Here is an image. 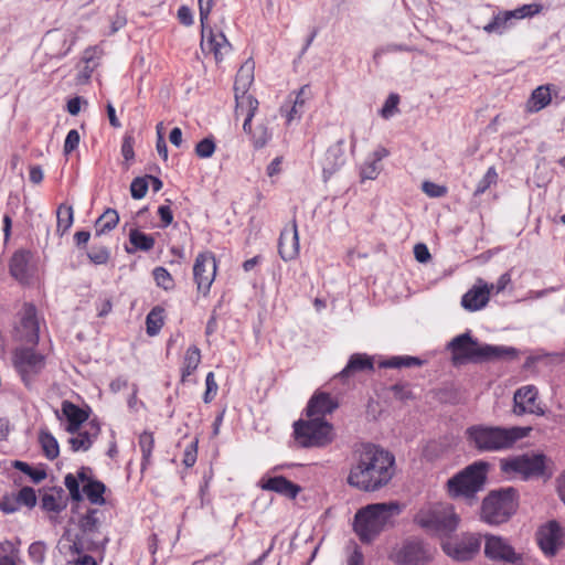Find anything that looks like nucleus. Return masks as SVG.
<instances>
[{
	"instance_id": "4be33fe9",
	"label": "nucleus",
	"mask_w": 565,
	"mask_h": 565,
	"mask_svg": "<svg viewBox=\"0 0 565 565\" xmlns=\"http://www.w3.org/2000/svg\"><path fill=\"white\" fill-rule=\"evenodd\" d=\"M100 433L99 423L96 419H92L87 423L84 430L78 429L72 437L68 438L71 450L87 451L94 441L97 439Z\"/></svg>"
},
{
	"instance_id": "9b49d317",
	"label": "nucleus",
	"mask_w": 565,
	"mask_h": 565,
	"mask_svg": "<svg viewBox=\"0 0 565 565\" xmlns=\"http://www.w3.org/2000/svg\"><path fill=\"white\" fill-rule=\"evenodd\" d=\"M13 365L25 386L30 387L45 366V356L32 348H17L13 352Z\"/></svg>"
},
{
	"instance_id": "f03ea898",
	"label": "nucleus",
	"mask_w": 565,
	"mask_h": 565,
	"mask_svg": "<svg viewBox=\"0 0 565 565\" xmlns=\"http://www.w3.org/2000/svg\"><path fill=\"white\" fill-rule=\"evenodd\" d=\"M531 427H502L472 425L466 429L468 443L479 452H499L511 449L515 443L526 437Z\"/></svg>"
},
{
	"instance_id": "6e6d98bb",
	"label": "nucleus",
	"mask_w": 565,
	"mask_h": 565,
	"mask_svg": "<svg viewBox=\"0 0 565 565\" xmlns=\"http://www.w3.org/2000/svg\"><path fill=\"white\" fill-rule=\"evenodd\" d=\"M399 103V96L397 94H391L387 99L385 100L382 109H381V116L385 119H388L392 117L398 109Z\"/></svg>"
},
{
	"instance_id": "5fc2aeb1",
	"label": "nucleus",
	"mask_w": 565,
	"mask_h": 565,
	"mask_svg": "<svg viewBox=\"0 0 565 565\" xmlns=\"http://www.w3.org/2000/svg\"><path fill=\"white\" fill-rule=\"evenodd\" d=\"M64 484L67 488L70 495L73 501H81L83 499V494L79 489L78 480L72 473L65 476Z\"/></svg>"
},
{
	"instance_id": "cd10ccee",
	"label": "nucleus",
	"mask_w": 565,
	"mask_h": 565,
	"mask_svg": "<svg viewBox=\"0 0 565 565\" xmlns=\"http://www.w3.org/2000/svg\"><path fill=\"white\" fill-rule=\"evenodd\" d=\"M66 505L67 502L64 498V490L62 488H53L41 497L40 507L45 512L58 514L66 508Z\"/></svg>"
},
{
	"instance_id": "2f4dec72",
	"label": "nucleus",
	"mask_w": 565,
	"mask_h": 565,
	"mask_svg": "<svg viewBox=\"0 0 565 565\" xmlns=\"http://www.w3.org/2000/svg\"><path fill=\"white\" fill-rule=\"evenodd\" d=\"M98 509H88L78 520V527L84 534L92 535L99 532L102 524Z\"/></svg>"
},
{
	"instance_id": "6ab92c4d",
	"label": "nucleus",
	"mask_w": 565,
	"mask_h": 565,
	"mask_svg": "<svg viewBox=\"0 0 565 565\" xmlns=\"http://www.w3.org/2000/svg\"><path fill=\"white\" fill-rule=\"evenodd\" d=\"M536 390L534 386H523L514 393L513 413L518 416L523 414L543 415V408L536 404Z\"/></svg>"
},
{
	"instance_id": "4d7b16f0",
	"label": "nucleus",
	"mask_w": 565,
	"mask_h": 565,
	"mask_svg": "<svg viewBox=\"0 0 565 565\" xmlns=\"http://www.w3.org/2000/svg\"><path fill=\"white\" fill-rule=\"evenodd\" d=\"M422 190L430 198H443L447 194V188L430 181H425L422 184Z\"/></svg>"
},
{
	"instance_id": "09e8293b",
	"label": "nucleus",
	"mask_w": 565,
	"mask_h": 565,
	"mask_svg": "<svg viewBox=\"0 0 565 565\" xmlns=\"http://www.w3.org/2000/svg\"><path fill=\"white\" fill-rule=\"evenodd\" d=\"M149 184H148V177H137L132 180L130 184V193L131 196L136 200H140L145 198L147 194Z\"/></svg>"
},
{
	"instance_id": "338daca9",
	"label": "nucleus",
	"mask_w": 565,
	"mask_h": 565,
	"mask_svg": "<svg viewBox=\"0 0 565 565\" xmlns=\"http://www.w3.org/2000/svg\"><path fill=\"white\" fill-rule=\"evenodd\" d=\"M414 256L419 263H427L431 257L427 246L423 243H418L414 246Z\"/></svg>"
},
{
	"instance_id": "473e14b6",
	"label": "nucleus",
	"mask_w": 565,
	"mask_h": 565,
	"mask_svg": "<svg viewBox=\"0 0 565 565\" xmlns=\"http://www.w3.org/2000/svg\"><path fill=\"white\" fill-rule=\"evenodd\" d=\"M201 362V351L196 345L188 348L184 358L183 366L181 370V382L184 383L186 377L190 376L199 366Z\"/></svg>"
},
{
	"instance_id": "7ed1b4c3",
	"label": "nucleus",
	"mask_w": 565,
	"mask_h": 565,
	"mask_svg": "<svg viewBox=\"0 0 565 565\" xmlns=\"http://www.w3.org/2000/svg\"><path fill=\"white\" fill-rule=\"evenodd\" d=\"M447 349L451 352V362L454 365L466 363H482L497 361L501 359H513L516 356L514 348L497 347L491 344H479L478 340L472 338L470 332H465L455 337Z\"/></svg>"
},
{
	"instance_id": "37998d69",
	"label": "nucleus",
	"mask_w": 565,
	"mask_h": 565,
	"mask_svg": "<svg viewBox=\"0 0 565 565\" xmlns=\"http://www.w3.org/2000/svg\"><path fill=\"white\" fill-rule=\"evenodd\" d=\"M382 170V164L367 158V160L361 166L360 178L361 181L375 180Z\"/></svg>"
},
{
	"instance_id": "ea45409f",
	"label": "nucleus",
	"mask_w": 565,
	"mask_h": 565,
	"mask_svg": "<svg viewBox=\"0 0 565 565\" xmlns=\"http://www.w3.org/2000/svg\"><path fill=\"white\" fill-rule=\"evenodd\" d=\"M513 19L509 15V11L498 13L491 22L483 26L487 33H502L508 26L509 22Z\"/></svg>"
},
{
	"instance_id": "a211bd4d",
	"label": "nucleus",
	"mask_w": 565,
	"mask_h": 565,
	"mask_svg": "<svg viewBox=\"0 0 565 565\" xmlns=\"http://www.w3.org/2000/svg\"><path fill=\"white\" fill-rule=\"evenodd\" d=\"M540 548L547 556H554L562 544V529L557 521H550L542 525L536 533Z\"/></svg>"
},
{
	"instance_id": "0e129e2a",
	"label": "nucleus",
	"mask_w": 565,
	"mask_h": 565,
	"mask_svg": "<svg viewBox=\"0 0 565 565\" xmlns=\"http://www.w3.org/2000/svg\"><path fill=\"white\" fill-rule=\"evenodd\" d=\"M127 24L126 13L117 10L110 21V33L114 34Z\"/></svg>"
},
{
	"instance_id": "f8f14e48",
	"label": "nucleus",
	"mask_w": 565,
	"mask_h": 565,
	"mask_svg": "<svg viewBox=\"0 0 565 565\" xmlns=\"http://www.w3.org/2000/svg\"><path fill=\"white\" fill-rule=\"evenodd\" d=\"M447 539L441 543V548L446 555L458 562L472 559L481 546L480 539L469 533L455 540Z\"/></svg>"
},
{
	"instance_id": "20e7f679",
	"label": "nucleus",
	"mask_w": 565,
	"mask_h": 565,
	"mask_svg": "<svg viewBox=\"0 0 565 565\" xmlns=\"http://www.w3.org/2000/svg\"><path fill=\"white\" fill-rule=\"evenodd\" d=\"M414 523L428 534L450 537L459 526L460 516L451 503L429 502L417 511Z\"/></svg>"
},
{
	"instance_id": "13d9d810",
	"label": "nucleus",
	"mask_w": 565,
	"mask_h": 565,
	"mask_svg": "<svg viewBox=\"0 0 565 565\" xmlns=\"http://www.w3.org/2000/svg\"><path fill=\"white\" fill-rule=\"evenodd\" d=\"M45 550L43 542H33L29 547V556L34 563L42 564L45 558Z\"/></svg>"
},
{
	"instance_id": "4c0bfd02",
	"label": "nucleus",
	"mask_w": 565,
	"mask_h": 565,
	"mask_svg": "<svg viewBox=\"0 0 565 565\" xmlns=\"http://www.w3.org/2000/svg\"><path fill=\"white\" fill-rule=\"evenodd\" d=\"M163 312L164 310L157 306L147 315L146 330L148 335L153 337L159 333L163 326Z\"/></svg>"
},
{
	"instance_id": "79ce46f5",
	"label": "nucleus",
	"mask_w": 565,
	"mask_h": 565,
	"mask_svg": "<svg viewBox=\"0 0 565 565\" xmlns=\"http://www.w3.org/2000/svg\"><path fill=\"white\" fill-rule=\"evenodd\" d=\"M154 440L151 433H142L139 437V446L142 452V469L150 462L151 452L153 449Z\"/></svg>"
},
{
	"instance_id": "aec40b11",
	"label": "nucleus",
	"mask_w": 565,
	"mask_h": 565,
	"mask_svg": "<svg viewBox=\"0 0 565 565\" xmlns=\"http://www.w3.org/2000/svg\"><path fill=\"white\" fill-rule=\"evenodd\" d=\"M493 284H487L482 279H478V285L468 290L461 299V305L469 311L482 309L490 299V292L493 290Z\"/></svg>"
},
{
	"instance_id": "e433bc0d",
	"label": "nucleus",
	"mask_w": 565,
	"mask_h": 565,
	"mask_svg": "<svg viewBox=\"0 0 565 565\" xmlns=\"http://www.w3.org/2000/svg\"><path fill=\"white\" fill-rule=\"evenodd\" d=\"M56 217H57V225H56V232L60 233V235H64L65 232L72 226L73 224V207L71 205H66L62 203L56 211Z\"/></svg>"
},
{
	"instance_id": "1a4fd4ad",
	"label": "nucleus",
	"mask_w": 565,
	"mask_h": 565,
	"mask_svg": "<svg viewBox=\"0 0 565 565\" xmlns=\"http://www.w3.org/2000/svg\"><path fill=\"white\" fill-rule=\"evenodd\" d=\"M546 456L544 454H524L500 460L504 475H520L523 480L545 476Z\"/></svg>"
},
{
	"instance_id": "774afa93",
	"label": "nucleus",
	"mask_w": 565,
	"mask_h": 565,
	"mask_svg": "<svg viewBox=\"0 0 565 565\" xmlns=\"http://www.w3.org/2000/svg\"><path fill=\"white\" fill-rule=\"evenodd\" d=\"M391 391L393 392L394 397L401 401H405L412 397V392L405 384H394L391 386Z\"/></svg>"
},
{
	"instance_id": "864d4df0",
	"label": "nucleus",
	"mask_w": 565,
	"mask_h": 565,
	"mask_svg": "<svg viewBox=\"0 0 565 565\" xmlns=\"http://www.w3.org/2000/svg\"><path fill=\"white\" fill-rule=\"evenodd\" d=\"M0 510L6 514L17 512L19 510L17 493H4L0 497Z\"/></svg>"
},
{
	"instance_id": "b1692460",
	"label": "nucleus",
	"mask_w": 565,
	"mask_h": 565,
	"mask_svg": "<svg viewBox=\"0 0 565 565\" xmlns=\"http://www.w3.org/2000/svg\"><path fill=\"white\" fill-rule=\"evenodd\" d=\"M338 407L328 393H316L310 399L306 408L308 417L322 418L324 415L332 413Z\"/></svg>"
},
{
	"instance_id": "c03bdc74",
	"label": "nucleus",
	"mask_w": 565,
	"mask_h": 565,
	"mask_svg": "<svg viewBox=\"0 0 565 565\" xmlns=\"http://www.w3.org/2000/svg\"><path fill=\"white\" fill-rule=\"evenodd\" d=\"M498 181V173L494 167H490L483 178L478 182L477 188L473 192L475 196L483 194L492 184Z\"/></svg>"
},
{
	"instance_id": "e2e57ef3",
	"label": "nucleus",
	"mask_w": 565,
	"mask_h": 565,
	"mask_svg": "<svg viewBox=\"0 0 565 565\" xmlns=\"http://www.w3.org/2000/svg\"><path fill=\"white\" fill-rule=\"evenodd\" d=\"M135 139L131 135H126L121 145V154L126 161H130L135 158L134 151Z\"/></svg>"
},
{
	"instance_id": "c756f323",
	"label": "nucleus",
	"mask_w": 565,
	"mask_h": 565,
	"mask_svg": "<svg viewBox=\"0 0 565 565\" xmlns=\"http://www.w3.org/2000/svg\"><path fill=\"white\" fill-rule=\"evenodd\" d=\"M552 102L551 85H541L536 87L526 102L529 113H539Z\"/></svg>"
},
{
	"instance_id": "a878e982",
	"label": "nucleus",
	"mask_w": 565,
	"mask_h": 565,
	"mask_svg": "<svg viewBox=\"0 0 565 565\" xmlns=\"http://www.w3.org/2000/svg\"><path fill=\"white\" fill-rule=\"evenodd\" d=\"M373 359L363 353H354L350 356L347 366L338 374L342 381H347L350 376L358 372L373 371Z\"/></svg>"
},
{
	"instance_id": "bf43d9fd",
	"label": "nucleus",
	"mask_w": 565,
	"mask_h": 565,
	"mask_svg": "<svg viewBox=\"0 0 565 565\" xmlns=\"http://www.w3.org/2000/svg\"><path fill=\"white\" fill-rule=\"evenodd\" d=\"M205 384H206V390L203 395V401H204V403L207 404L213 401V398L216 395L217 388H218V386L215 382V376H214L213 372L207 373L206 379H205Z\"/></svg>"
},
{
	"instance_id": "69168bd1",
	"label": "nucleus",
	"mask_w": 565,
	"mask_h": 565,
	"mask_svg": "<svg viewBox=\"0 0 565 565\" xmlns=\"http://www.w3.org/2000/svg\"><path fill=\"white\" fill-rule=\"evenodd\" d=\"M158 214L161 220V227H168L173 221V213L170 205H160L158 209Z\"/></svg>"
},
{
	"instance_id": "a18cd8bd",
	"label": "nucleus",
	"mask_w": 565,
	"mask_h": 565,
	"mask_svg": "<svg viewBox=\"0 0 565 565\" xmlns=\"http://www.w3.org/2000/svg\"><path fill=\"white\" fill-rule=\"evenodd\" d=\"M216 145L213 137H206L195 146V154L201 159H207L215 152Z\"/></svg>"
},
{
	"instance_id": "de8ad7c7",
	"label": "nucleus",
	"mask_w": 565,
	"mask_h": 565,
	"mask_svg": "<svg viewBox=\"0 0 565 565\" xmlns=\"http://www.w3.org/2000/svg\"><path fill=\"white\" fill-rule=\"evenodd\" d=\"M18 507L24 505L29 509H32L36 504V494L35 490L31 487H23L17 493Z\"/></svg>"
},
{
	"instance_id": "7c9ffc66",
	"label": "nucleus",
	"mask_w": 565,
	"mask_h": 565,
	"mask_svg": "<svg viewBox=\"0 0 565 565\" xmlns=\"http://www.w3.org/2000/svg\"><path fill=\"white\" fill-rule=\"evenodd\" d=\"M129 242L132 248L126 246V252L132 254L136 250L149 252L154 246V238L151 235L145 234L143 232L134 228L129 232Z\"/></svg>"
},
{
	"instance_id": "39448f33",
	"label": "nucleus",
	"mask_w": 565,
	"mask_h": 565,
	"mask_svg": "<svg viewBox=\"0 0 565 565\" xmlns=\"http://www.w3.org/2000/svg\"><path fill=\"white\" fill-rule=\"evenodd\" d=\"M401 508L395 502L374 503L359 510L354 516V531L363 543L372 542L392 519L398 515Z\"/></svg>"
},
{
	"instance_id": "5701e85b",
	"label": "nucleus",
	"mask_w": 565,
	"mask_h": 565,
	"mask_svg": "<svg viewBox=\"0 0 565 565\" xmlns=\"http://www.w3.org/2000/svg\"><path fill=\"white\" fill-rule=\"evenodd\" d=\"M259 487L265 491H273L288 499H295L301 491V487L291 482L284 476L269 477L262 479Z\"/></svg>"
},
{
	"instance_id": "72a5a7b5",
	"label": "nucleus",
	"mask_w": 565,
	"mask_h": 565,
	"mask_svg": "<svg viewBox=\"0 0 565 565\" xmlns=\"http://www.w3.org/2000/svg\"><path fill=\"white\" fill-rule=\"evenodd\" d=\"M39 443L41 445L43 455L49 460H54L60 455V447L56 438L47 430V429H40L39 433Z\"/></svg>"
},
{
	"instance_id": "2eb2a0df",
	"label": "nucleus",
	"mask_w": 565,
	"mask_h": 565,
	"mask_svg": "<svg viewBox=\"0 0 565 565\" xmlns=\"http://www.w3.org/2000/svg\"><path fill=\"white\" fill-rule=\"evenodd\" d=\"M258 109V100L256 98H248L247 116L244 119L243 130L249 135L250 141L255 149L264 148L271 139V131L268 129L266 122H262L252 128V120Z\"/></svg>"
},
{
	"instance_id": "412c9836",
	"label": "nucleus",
	"mask_w": 565,
	"mask_h": 565,
	"mask_svg": "<svg viewBox=\"0 0 565 565\" xmlns=\"http://www.w3.org/2000/svg\"><path fill=\"white\" fill-rule=\"evenodd\" d=\"M278 253L285 260H292L299 254V236L296 220H292L291 225L285 227L279 236Z\"/></svg>"
},
{
	"instance_id": "f704fd0d",
	"label": "nucleus",
	"mask_w": 565,
	"mask_h": 565,
	"mask_svg": "<svg viewBox=\"0 0 565 565\" xmlns=\"http://www.w3.org/2000/svg\"><path fill=\"white\" fill-rule=\"evenodd\" d=\"M105 491L106 486L99 480H88V482L83 486V492L92 504H105Z\"/></svg>"
},
{
	"instance_id": "0eeeda50",
	"label": "nucleus",
	"mask_w": 565,
	"mask_h": 565,
	"mask_svg": "<svg viewBox=\"0 0 565 565\" xmlns=\"http://www.w3.org/2000/svg\"><path fill=\"white\" fill-rule=\"evenodd\" d=\"M490 463L483 460L467 466L447 481L448 494L456 498H475L481 491L487 481Z\"/></svg>"
},
{
	"instance_id": "dca6fc26",
	"label": "nucleus",
	"mask_w": 565,
	"mask_h": 565,
	"mask_svg": "<svg viewBox=\"0 0 565 565\" xmlns=\"http://www.w3.org/2000/svg\"><path fill=\"white\" fill-rule=\"evenodd\" d=\"M254 68L255 64L249 58L239 67L236 74L234 83L236 102L235 115H238L239 111L243 110L245 100L248 103V98H255L247 94V90L254 81Z\"/></svg>"
},
{
	"instance_id": "f3484780",
	"label": "nucleus",
	"mask_w": 565,
	"mask_h": 565,
	"mask_svg": "<svg viewBox=\"0 0 565 565\" xmlns=\"http://www.w3.org/2000/svg\"><path fill=\"white\" fill-rule=\"evenodd\" d=\"M32 258L33 254L28 249H18L10 258V275L21 284H30L34 275Z\"/></svg>"
},
{
	"instance_id": "052dcab7",
	"label": "nucleus",
	"mask_w": 565,
	"mask_h": 565,
	"mask_svg": "<svg viewBox=\"0 0 565 565\" xmlns=\"http://www.w3.org/2000/svg\"><path fill=\"white\" fill-rule=\"evenodd\" d=\"M79 141H81V136H79L78 131L76 129L70 130L65 138V141H64V148H63L64 153L67 156L72 151H74L78 147Z\"/></svg>"
},
{
	"instance_id": "f257e3e1",
	"label": "nucleus",
	"mask_w": 565,
	"mask_h": 565,
	"mask_svg": "<svg viewBox=\"0 0 565 565\" xmlns=\"http://www.w3.org/2000/svg\"><path fill=\"white\" fill-rule=\"evenodd\" d=\"M354 463L348 483L361 491L374 492L385 487L395 473L394 456L373 444H362L354 450Z\"/></svg>"
},
{
	"instance_id": "680f3d73",
	"label": "nucleus",
	"mask_w": 565,
	"mask_h": 565,
	"mask_svg": "<svg viewBox=\"0 0 565 565\" xmlns=\"http://www.w3.org/2000/svg\"><path fill=\"white\" fill-rule=\"evenodd\" d=\"M198 458V440L192 441L186 446L183 455V463L186 468H191L196 462Z\"/></svg>"
},
{
	"instance_id": "603ef678",
	"label": "nucleus",
	"mask_w": 565,
	"mask_h": 565,
	"mask_svg": "<svg viewBox=\"0 0 565 565\" xmlns=\"http://www.w3.org/2000/svg\"><path fill=\"white\" fill-rule=\"evenodd\" d=\"M213 0H199V11H200V21L202 25V42L201 45H204L205 32L207 29L206 21L209 19V14L213 8Z\"/></svg>"
},
{
	"instance_id": "c9c22d12",
	"label": "nucleus",
	"mask_w": 565,
	"mask_h": 565,
	"mask_svg": "<svg viewBox=\"0 0 565 565\" xmlns=\"http://www.w3.org/2000/svg\"><path fill=\"white\" fill-rule=\"evenodd\" d=\"M119 215L116 210L107 209L96 221V235L99 236L117 226Z\"/></svg>"
},
{
	"instance_id": "58836bf2",
	"label": "nucleus",
	"mask_w": 565,
	"mask_h": 565,
	"mask_svg": "<svg viewBox=\"0 0 565 565\" xmlns=\"http://www.w3.org/2000/svg\"><path fill=\"white\" fill-rule=\"evenodd\" d=\"M423 361L415 356H393L380 363L381 367L386 369H398V367H412L419 366Z\"/></svg>"
},
{
	"instance_id": "423d86ee",
	"label": "nucleus",
	"mask_w": 565,
	"mask_h": 565,
	"mask_svg": "<svg viewBox=\"0 0 565 565\" xmlns=\"http://www.w3.org/2000/svg\"><path fill=\"white\" fill-rule=\"evenodd\" d=\"M519 493L512 487L490 491L482 500L480 520L489 525L507 523L516 512Z\"/></svg>"
},
{
	"instance_id": "c85d7f7f",
	"label": "nucleus",
	"mask_w": 565,
	"mask_h": 565,
	"mask_svg": "<svg viewBox=\"0 0 565 565\" xmlns=\"http://www.w3.org/2000/svg\"><path fill=\"white\" fill-rule=\"evenodd\" d=\"M205 39L206 45L209 46V50L213 52L216 62H221L223 60V55L232 47L223 32L214 33L209 26L205 32L204 40Z\"/></svg>"
},
{
	"instance_id": "ddd939ff",
	"label": "nucleus",
	"mask_w": 565,
	"mask_h": 565,
	"mask_svg": "<svg viewBox=\"0 0 565 565\" xmlns=\"http://www.w3.org/2000/svg\"><path fill=\"white\" fill-rule=\"evenodd\" d=\"M40 323L38 311L33 303L25 302L20 312L15 337L19 341L35 347L39 343Z\"/></svg>"
},
{
	"instance_id": "393cba45",
	"label": "nucleus",
	"mask_w": 565,
	"mask_h": 565,
	"mask_svg": "<svg viewBox=\"0 0 565 565\" xmlns=\"http://www.w3.org/2000/svg\"><path fill=\"white\" fill-rule=\"evenodd\" d=\"M62 414L67 420L66 431L72 435L78 431L82 424L89 417L88 412L70 401L62 402Z\"/></svg>"
},
{
	"instance_id": "9d476101",
	"label": "nucleus",
	"mask_w": 565,
	"mask_h": 565,
	"mask_svg": "<svg viewBox=\"0 0 565 565\" xmlns=\"http://www.w3.org/2000/svg\"><path fill=\"white\" fill-rule=\"evenodd\" d=\"M434 557V551L420 539H408L396 548L391 559L397 565H425Z\"/></svg>"
},
{
	"instance_id": "3c124183",
	"label": "nucleus",
	"mask_w": 565,
	"mask_h": 565,
	"mask_svg": "<svg viewBox=\"0 0 565 565\" xmlns=\"http://www.w3.org/2000/svg\"><path fill=\"white\" fill-rule=\"evenodd\" d=\"M542 10V6L539 3H530L524 4L515 10L509 11V15H512L513 19H523L527 17H533L540 13Z\"/></svg>"
},
{
	"instance_id": "49530a36",
	"label": "nucleus",
	"mask_w": 565,
	"mask_h": 565,
	"mask_svg": "<svg viewBox=\"0 0 565 565\" xmlns=\"http://www.w3.org/2000/svg\"><path fill=\"white\" fill-rule=\"evenodd\" d=\"M156 284L164 290H170L174 287L171 274L164 267H156L152 271Z\"/></svg>"
},
{
	"instance_id": "bb28decb",
	"label": "nucleus",
	"mask_w": 565,
	"mask_h": 565,
	"mask_svg": "<svg viewBox=\"0 0 565 565\" xmlns=\"http://www.w3.org/2000/svg\"><path fill=\"white\" fill-rule=\"evenodd\" d=\"M344 140H339L335 145L331 146L327 152L323 163L324 178L331 177L341 166L344 164Z\"/></svg>"
},
{
	"instance_id": "8fccbe9b",
	"label": "nucleus",
	"mask_w": 565,
	"mask_h": 565,
	"mask_svg": "<svg viewBox=\"0 0 565 565\" xmlns=\"http://www.w3.org/2000/svg\"><path fill=\"white\" fill-rule=\"evenodd\" d=\"M87 257L95 265H104L109 260L110 252L105 246H93L87 253Z\"/></svg>"
},
{
	"instance_id": "a19ab883",
	"label": "nucleus",
	"mask_w": 565,
	"mask_h": 565,
	"mask_svg": "<svg viewBox=\"0 0 565 565\" xmlns=\"http://www.w3.org/2000/svg\"><path fill=\"white\" fill-rule=\"evenodd\" d=\"M12 467L29 476L34 483H40L46 478L44 469H34L24 461L14 460L12 461Z\"/></svg>"
},
{
	"instance_id": "6e6552de",
	"label": "nucleus",
	"mask_w": 565,
	"mask_h": 565,
	"mask_svg": "<svg viewBox=\"0 0 565 565\" xmlns=\"http://www.w3.org/2000/svg\"><path fill=\"white\" fill-rule=\"evenodd\" d=\"M332 425L322 418L299 419L294 424L296 440L306 448L323 447L333 439Z\"/></svg>"
},
{
	"instance_id": "4468645a",
	"label": "nucleus",
	"mask_w": 565,
	"mask_h": 565,
	"mask_svg": "<svg viewBox=\"0 0 565 565\" xmlns=\"http://www.w3.org/2000/svg\"><path fill=\"white\" fill-rule=\"evenodd\" d=\"M216 275V259L212 252L200 253L194 262L193 278L198 287V291L203 296L210 292L212 282Z\"/></svg>"
}]
</instances>
